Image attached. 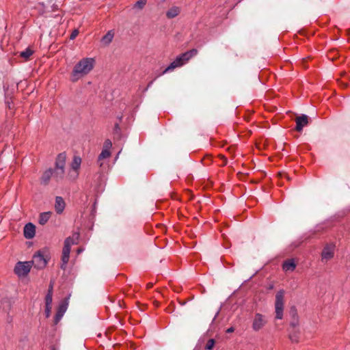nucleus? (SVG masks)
I'll list each match as a JSON object with an SVG mask.
<instances>
[{
  "mask_svg": "<svg viewBox=\"0 0 350 350\" xmlns=\"http://www.w3.org/2000/svg\"><path fill=\"white\" fill-rule=\"evenodd\" d=\"M53 175V170L49 168L44 172L41 177V183L44 185H47Z\"/></svg>",
  "mask_w": 350,
  "mask_h": 350,
  "instance_id": "4468645a",
  "label": "nucleus"
},
{
  "mask_svg": "<svg viewBox=\"0 0 350 350\" xmlns=\"http://www.w3.org/2000/svg\"><path fill=\"white\" fill-rule=\"evenodd\" d=\"M284 293V291L282 289L278 291L275 295V312L277 319H282L283 318Z\"/></svg>",
  "mask_w": 350,
  "mask_h": 350,
  "instance_id": "20e7f679",
  "label": "nucleus"
},
{
  "mask_svg": "<svg viewBox=\"0 0 350 350\" xmlns=\"http://www.w3.org/2000/svg\"><path fill=\"white\" fill-rule=\"evenodd\" d=\"M33 51L27 48L25 51L21 52L20 56L25 60L29 59V57L32 55Z\"/></svg>",
  "mask_w": 350,
  "mask_h": 350,
  "instance_id": "5701e85b",
  "label": "nucleus"
},
{
  "mask_svg": "<svg viewBox=\"0 0 350 350\" xmlns=\"http://www.w3.org/2000/svg\"><path fill=\"white\" fill-rule=\"evenodd\" d=\"M290 339L293 342H299L298 337L295 334H290Z\"/></svg>",
  "mask_w": 350,
  "mask_h": 350,
  "instance_id": "c85d7f7f",
  "label": "nucleus"
},
{
  "mask_svg": "<svg viewBox=\"0 0 350 350\" xmlns=\"http://www.w3.org/2000/svg\"><path fill=\"white\" fill-rule=\"evenodd\" d=\"M148 288H151L152 286V283H148L147 284Z\"/></svg>",
  "mask_w": 350,
  "mask_h": 350,
  "instance_id": "f704fd0d",
  "label": "nucleus"
},
{
  "mask_svg": "<svg viewBox=\"0 0 350 350\" xmlns=\"http://www.w3.org/2000/svg\"><path fill=\"white\" fill-rule=\"evenodd\" d=\"M65 202L64 199L60 196H57L55 198V210L57 214H61L63 213L64 208H65Z\"/></svg>",
  "mask_w": 350,
  "mask_h": 350,
  "instance_id": "f8f14e48",
  "label": "nucleus"
},
{
  "mask_svg": "<svg viewBox=\"0 0 350 350\" xmlns=\"http://www.w3.org/2000/svg\"><path fill=\"white\" fill-rule=\"evenodd\" d=\"M215 345V340L213 339H209L206 344V349L211 350Z\"/></svg>",
  "mask_w": 350,
  "mask_h": 350,
  "instance_id": "a878e982",
  "label": "nucleus"
},
{
  "mask_svg": "<svg viewBox=\"0 0 350 350\" xmlns=\"http://www.w3.org/2000/svg\"><path fill=\"white\" fill-rule=\"evenodd\" d=\"M81 163V159L79 157H74L72 162L71 163L72 169L75 172L76 176H77V170L79 169Z\"/></svg>",
  "mask_w": 350,
  "mask_h": 350,
  "instance_id": "a211bd4d",
  "label": "nucleus"
},
{
  "mask_svg": "<svg viewBox=\"0 0 350 350\" xmlns=\"http://www.w3.org/2000/svg\"><path fill=\"white\" fill-rule=\"evenodd\" d=\"M234 331V328L233 327H230L228 329H227L226 332L227 333H232Z\"/></svg>",
  "mask_w": 350,
  "mask_h": 350,
  "instance_id": "2f4dec72",
  "label": "nucleus"
},
{
  "mask_svg": "<svg viewBox=\"0 0 350 350\" xmlns=\"http://www.w3.org/2000/svg\"><path fill=\"white\" fill-rule=\"evenodd\" d=\"M31 262H18L14 269V273L19 278L27 275L31 268Z\"/></svg>",
  "mask_w": 350,
  "mask_h": 350,
  "instance_id": "39448f33",
  "label": "nucleus"
},
{
  "mask_svg": "<svg viewBox=\"0 0 350 350\" xmlns=\"http://www.w3.org/2000/svg\"><path fill=\"white\" fill-rule=\"evenodd\" d=\"M51 306H45V315L46 318H49L51 315Z\"/></svg>",
  "mask_w": 350,
  "mask_h": 350,
  "instance_id": "cd10ccee",
  "label": "nucleus"
},
{
  "mask_svg": "<svg viewBox=\"0 0 350 350\" xmlns=\"http://www.w3.org/2000/svg\"><path fill=\"white\" fill-rule=\"evenodd\" d=\"M180 12V9L178 6H172L166 12V16L168 18H173L177 16Z\"/></svg>",
  "mask_w": 350,
  "mask_h": 350,
  "instance_id": "2eb2a0df",
  "label": "nucleus"
},
{
  "mask_svg": "<svg viewBox=\"0 0 350 350\" xmlns=\"http://www.w3.org/2000/svg\"><path fill=\"white\" fill-rule=\"evenodd\" d=\"M334 245L329 244L324 247L321 253L322 261H327L334 257Z\"/></svg>",
  "mask_w": 350,
  "mask_h": 350,
  "instance_id": "6e6552de",
  "label": "nucleus"
},
{
  "mask_svg": "<svg viewBox=\"0 0 350 350\" xmlns=\"http://www.w3.org/2000/svg\"><path fill=\"white\" fill-rule=\"evenodd\" d=\"M197 53L198 51L196 49H191L180 55L165 69L163 73L172 71L174 68L182 66Z\"/></svg>",
  "mask_w": 350,
  "mask_h": 350,
  "instance_id": "f03ea898",
  "label": "nucleus"
},
{
  "mask_svg": "<svg viewBox=\"0 0 350 350\" xmlns=\"http://www.w3.org/2000/svg\"><path fill=\"white\" fill-rule=\"evenodd\" d=\"M296 267V265L293 259L285 260L282 268L285 271H293Z\"/></svg>",
  "mask_w": 350,
  "mask_h": 350,
  "instance_id": "dca6fc26",
  "label": "nucleus"
},
{
  "mask_svg": "<svg viewBox=\"0 0 350 350\" xmlns=\"http://www.w3.org/2000/svg\"><path fill=\"white\" fill-rule=\"evenodd\" d=\"M36 234V226L31 224H27L23 229L24 237L27 239H31L34 237Z\"/></svg>",
  "mask_w": 350,
  "mask_h": 350,
  "instance_id": "9d476101",
  "label": "nucleus"
},
{
  "mask_svg": "<svg viewBox=\"0 0 350 350\" xmlns=\"http://www.w3.org/2000/svg\"><path fill=\"white\" fill-rule=\"evenodd\" d=\"M112 146V143L110 139H106L103 144V150H109L111 147Z\"/></svg>",
  "mask_w": 350,
  "mask_h": 350,
  "instance_id": "bb28decb",
  "label": "nucleus"
},
{
  "mask_svg": "<svg viewBox=\"0 0 350 350\" xmlns=\"http://www.w3.org/2000/svg\"><path fill=\"white\" fill-rule=\"evenodd\" d=\"M111 155V152L109 150H102L100 154L98 155V163L101 166L103 165L101 161L103 159L109 158Z\"/></svg>",
  "mask_w": 350,
  "mask_h": 350,
  "instance_id": "aec40b11",
  "label": "nucleus"
},
{
  "mask_svg": "<svg viewBox=\"0 0 350 350\" xmlns=\"http://www.w3.org/2000/svg\"><path fill=\"white\" fill-rule=\"evenodd\" d=\"M113 36L114 32L110 30L102 38L101 42L105 44H109L112 41Z\"/></svg>",
  "mask_w": 350,
  "mask_h": 350,
  "instance_id": "6ab92c4d",
  "label": "nucleus"
},
{
  "mask_svg": "<svg viewBox=\"0 0 350 350\" xmlns=\"http://www.w3.org/2000/svg\"><path fill=\"white\" fill-rule=\"evenodd\" d=\"M146 3V0H139L135 5L134 8L137 9H142Z\"/></svg>",
  "mask_w": 350,
  "mask_h": 350,
  "instance_id": "393cba45",
  "label": "nucleus"
},
{
  "mask_svg": "<svg viewBox=\"0 0 350 350\" xmlns=\"http://www.w3.org/2000/svg\"><path fill=\"white\" fill-rule=\"evenodd\" d=\"M93 58L85 57L81 59L74 67L71 73V81H77L81 77L88 74L94 68Z\"/></svg>",
  "mask_w": 350,
  "mask_h": 350,
  "instance_id": "f257e3e1",
  "label": "nucleus"
},
{
  "mask_svg": "<svg viewBox=\"0 0 350 350\" xmlns=\"http://www.w3.org/2000/svg\"><path fill=\"white\" fill-rule=\"evenodd\" d=\"M83 251V249L82 247H79V248L77 250V253H78V254H80V253H81Z\"/></svg>",
  "mask_w": 350,
  "mask_h": 350,
  "instance_id": "72a5a7b5",
  "label": "nucleus"
},
{
  "mask_svg": "<svg viewBox=\"0 0 350 350\" xmlns=\"http://www.w3.org/2000/svg\"><path fill=\"white\" fill-rule=\"evenodd\" d=\"M267 323V319L266 316L260 314L256 313L253 318L252 321V329L255 332H258L262 328L265 326Z\"/></svg>",
  "mask_w": 350,
  "mask_h": 350,
  "instance_id": "423d86ee",
  "label": "nucleus"
},
{
  "mask_svg": "<svg viewBox=\"0 0 350 350\" xmlns=\"http://www.w3.org/2000/svg\"><path fill=\"white\" fill-rule=\"evenodd\" d=\"M66 156L64 152L60 153L57 155L55 161V167L64 168L66 163Z\"/></svg>",
  "mask_w": 350,
  "mask_h": 350,
  "instance_id": "ddd939ff",
  "label": "nucleus"
},
{
  "mask_svg": "<svg viewBox=\"0 0 350 350\" xmlns=\"http://www.w3.org/2000/svg\"><path fill=\"white\" fill-rule=\"evenodd\" d=\"M50 258L49 254L47 250H39L33 256L31 266L33 265L37 269L44 268Z\"/></svg>",
  "mask_w": 350,
  "mask_h": 350,
  "instance_id": "7ed1b4c3",
  "label": "nucleus"
},
{
  "mask_svg": "<svg viewBox=\"0 0 350 350\" xmlns=\"http://www.w3.org/2000/svg\"><path fill=\"white\" fill-rule=\"evenodd\" d=\"M64 174V168H57L55 167V170H53V176L57 179H62Z\"/></svg>",
  "mask_w": 350,
  "mask_h": 350,
  "instance_id": "412c9836",
  "label": "nucleus"
},
{
  "mask_svg": "<svg viewBox=\"0 0 350 350\" xmlns=\"http://www.w3.org/2000/svg\"><path fill=\"white\" fill-rule=\"evenodd\" d=\"M295 129L298 132H301L303 128L308 124V117L306 115H301L296 118Z\"/></svg>",
  "mask_w": 350,
  "mask_h": 350,
  "instance_id": "1a4fd4ad",
  "label": "nucleus"
},
{
  "mask_svg": "<svg viewBox=\"0 0 350 350\" xmlns=\"http://www.w3.org/2000/svg\"><path fill=\"white\" fill-rule=\"evenodd\" d=\"M78 33H79L78 30H77V29H75V30L71 33V34H70V38L71 40H74V39L77 36Z\"/></svg>",
  "mask_w": 350,
  "mask_h": 350,
  "instance_id": "c756f323",
  "label": "nucleus"
},
{
  "mask_svg": "<svg viewBox=\"0 0 350 350\" xmlns=\"http://www.w3.org/2000/svg\"><path fill=\"white\" fill-rule=\"evenodd\" d=\"M79 234L78 233H76L74 234L72 237H68L64 241L62 252L66 254H70L72 245L77 244V240L79 239Z\"/></svg>",
  "mask_w": 350,
  "mask_h": 350,
  "instance_id": "0eeeda50",
  "label": "nucleus"
},
{
  "mask_svg": "<svg viewBox=\"0 0 350 350\" xmlns=\"http://www.w3.org/2000/svg\"><path fill=\"white\" fill-rule=\"evenodd\" d=\"M66 309H67L66 304H65L64 303H62V304H60L59 306L57 311L54 317V324L55 325H57L59 322V321L62 319L65 312L66 311Z\"/></svg>",
  "mask_w": 350,
  "mask_h": 350,
  "instance_id": "9b49d317",
  "label": "nucleus"
},
{
  "mask_svg": "<svg viewBox=\"0 0 350 350\" xmlns=\"http://www.w3.org/2000/svg\"><path fill=\"white\" fill-rule=\"evenodd\" d=\"M70 258V254H66L62 252V264H61V269L63 270H65L66 268L67 263Z\"/></svg>",
  "mask_w": 350,
  "mask_h": 350,
  "instance_id": "4be33fe9",
  "label": "nucleus"
},
{
  "mask_svg": "<svg viewBox=\"0 0 350 350\" xmlns=\"http://www.w3.org/2000/svg\"><path fill=\"white\" fill-rule=\"evenodd\" d=\"M51 350H57L56 348L55 347H52Z\"/></svg>",
  "mask_w": 350,
  "mask_h": 350,
  "instance_id": "e433bc0d",
  "label": "nucleus"
},
{
  "mask_svg": "<svg viewBox=\"0 0 350 350\" xmlns=\"http://www.w3.org/2000/svg\"><path fill=\"white\" fill-rule=\"evenodd\" d=\"M51 212H43L41 213L39 215L38 221L40 225H44L46 224L48 221L49 220L51 216Z\"/></svg>",
  "mask_w": 350,
  "mask_h": 350,
  "instance_id": "f3484780",
  "label": "nucleus"
},
{
  "mask_svg": "<svg viewBox=\"0 0 350 350\" xmlns=\"http://www.w3.org/2000/svg\"><path fill=\"white\" fill-rule=\"evenodd\" d=\"M47 293H51V295H53V285L52 284H51L49 286Z\"/></svg>",
  "mask_w": 350,
  "mask_h": 350,
  "instance_id": "473e14b6",
  "label": "nucleus"
},
{
  "mask_svg": "<svg viewBox=\"0 0 350 350\" xmlns=\"http://www.w3.org/2000/svg\"><path fill=\"white\" fill-rule=\"evenodd\" d=\"M120 131V127L119 126V124L118 122H116L114 125V131L116 133H118Z\"/></svg>",
  "mask_w": 350,
  "mask_h": 350,
  "instance_id": "7c9ffc66",
  "label": "nucleus"
},
{
  "mask_svg": "<svg viewBox=\"0 0 350 350\" xmlns=\"http://www.w3.org/2000/svg\"><path fill=\"white\" fill-rule=\"evenodd\" d=\"M53 301V295L51 293H47L45 297V306H51Z\"/></svg>",
  "mask_w": 350,
  "mask_h": 350,
  "instance_id": "b1692460",
  "label": "nucleus"
},
{
  "mask_svg": "<svg viewBox=\"0 0 350 350\" xmlns=\"http://www.w3.org/2000/svg\"><path fill=\"white\" fill-rule=\"evenodd\" d=\"M42 5H43L44 9H46V10L48 9V6H45L44 3H42Z\"/></svg>",
  "mask_w": 350,
  "mask_h": 350,
  "instance_id": "c9c22d12",
  "label": "nucleus"
}]
</instances>
